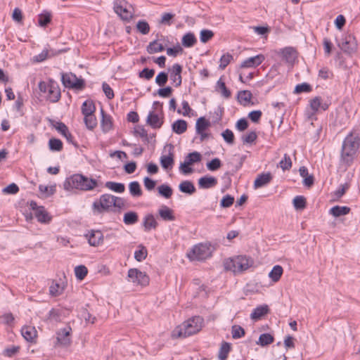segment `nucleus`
I'll use <instances>...</instances> for the list:
<instances>
[{"instance_id":"nucleus-1","label":"nucleus","mask_w":360,"mask_h":360,"mask_svg":"<svg viewBox=\"0 0 360 360\" xmlns=\"http://www.w3.org/2000/svg\"><path fill=\"white\" fill-rule=\"evenodd\" d=\"M359 146L360 138L359 134L351 131L343 141L340 155L341 161L347 165H350Z\"/></svg>"},{"instance_id":"nucleus-2","label":"nucleus","mask_w":360,"mask_h":360,"mask_svg":"<svg viewBox=\"0 0 360 360\" xmlns=\"http://www.w3.org/2000/svg\"><path fill=\"white\" fill-rule=\"evenodd\" d=\"M97 185L98 182L96 179L89 178L81 174H75L65 179L63 187L66 191L77 189L88 191L93 190Z\"/></svg>"},{"instance_id":"nucleus-3","label":"nucleus","mask_w":360,"mask_h":360,"mask_svg":"<svg viewBox=\"0 0 360 360\" xmlns=\"http://www.w3.org/2000/svg\"><path fill=\"white\" fill-rule=\"evenodd\" d=\"M204 319L200 316H193L176 326L172 331L173 338H187L198 333L202 327Z\"/></svg>"},{"instance_id":"nucleus-4","label":"nucleus","mask_w":360,"mask_h":360,"mask_svg":"<svg viewBox=\"0 0 360 360\" xmlns=\"http://www.w3.org/2000/svg\"><path fill=\"white\" fill-rule=\"evenodd\" d=\"M253 264V260L247 256L238 255L224 261V268L234 274L242 273Z\"/></svg>"},{"instance_id":"nucleus-5","label":"nucleus","mask_w":360,"mask_h":360,"mask_svg":"<svg viewBox=\"0 0 360 360\" xmlns=\"http://www.w3.org/2000/svg\"><path fill=\"white\" fill-rule=\"evenodd\" d=\"M112 205H115L114 195L105 193L93 202L92 210L95 214H101L112 210Z\"/></svg>"},{"instance_id":"nucleus-6","label":"nucleus","mask_w":360,"mask_h":360,"mask_svg":"<svg viewBox=\"0 0 360 360\" xmlns=\"http://www.w3.org/2000/svg\"><path fill=\"white\" fill-rule=\"evenodd\" d=\"M61 81L63 84L69 89L82 90L85 87V82L82 78H78L72 73H61Z\"/></svg>"},{"instance_id":"nucleus-7","label":"nucleus","mask_w":360,"mask_h":360,"mask_svg":"<svg viewBox=\"0 0 360 360\" xmlns=\"http://www.w3.org/2000/svg\"><path fill=\"white\" fill-rule=\"evenodd\" d=\"M338 46L347 54H352L357 50V42L355 37L352 34L342 35L340 41H338Z\"/></svg>"},{"instance_id":"nucleus-8","label":"nucleus","mask_w":360,"mask_h":360,"mask_svg":"<svg viewBox=\"0 0 360 360\" xmlns=\"http://www.w3.org/2000/svg\"><path fill=\"white\" fill-rule=\"evenodd\" d=\"M211 255L210 248L207 245L199 244L195 245L191 252L188 254V257L191 260H204L209 257Z\"/></svg>"},{"instance_id":"nucleus-9","label":"nucleus","mask_w":360,"mask_h":360,"mask_svg":"<svg viewBox=\"0 0 360 360\" xmlns=\"http://www.w3.org/2000/svg\"><path fill=\"white\" fill-rule=\"evenodd\" d=\"M127 5L128 2L125 0H115L113 9L122 20L128 22L132 18L133 14L127 9Z\"/></svg>"},{"instance_id":"nucleus-10","label":"nucleus","mask_w":360,"mask_h":360,"mask_svg":"<svg viewBox=\"0 0 360 360\" xmlns=\"http://www.w3.org/2000/svg\"><path fill=\"white\" fill-rule=\"evenodd\" d=\"M128 277L132 283L141 286H146L150 282L149 276L137 269H130L128 271Z\"/></svg>"},{"instance_id":"nucleus-11","label":"nucleus","mask_w":360,"mask_h":360,"mask_svg":"<svg viewBox=\"0 0 360 360\" xmlns=\"http://www.w3.org/2000/svg\"><path fill=\"white\" fill-rule=\"evenodd\" d=\"M71 332L72 328L70 326L58 330L56 332V342L54 346L64 347L70 346L71 344Z\"/></svg>"},{"instance_id":"nucleus-12","label":"nucleus","mask_w":360,"mask_h":360,"mask_svg":"<svg viewBox=\"0 0 360 360\" xmlns=\"http://www.w3.org/2000/svg\"><path fill=\"white\" fill-rule=\"evenodd\" d=\"M52 126L66 139L68 143L74 145L75 147L78 148V144L74 141L73 136L70 133L68 127L63 122L53 121Z\"/></svg>"},{"instance_id":"nucleus-13","label":"nucleus","mask_w":360,"mask_h":360,"mask_svg":"<svg viewBox=\"0 0 360 360\" xmlns=\"http://www.w3.org/2000/svg\"><path fill=\"white\" fill-rule=\"evenodd\" d=\"M280 53L281 54L283 59L285 63L293 65L297 58L298 53L297 50L291 46L285 47L281 50Z\"/></svg>"},{"instance_id":"nucleus-14","label":"nucleus","mask_w":360,"mask_h":360,"mask_svg":"<svg viewBox=\"0 0 360 360\" xmlns=\"http://www.w3.org/2000/svg\"><path fill=\"white\" fill-rule=\"evenodd\" d=\"M182 66L179 63H175L172 65L170 72V79L174 83L176 87H179L181 85L182 77H181Z\"/></svg>"},{"instance_id":"nucleus-15","label":"nucleus","mask_w":360,"mask_h":360,"mask_svg":"<svg viewBox=\"0 0 360 360\" xmlns=\"http://www.w3.org/2000/svg\"><path fill=\"white\" fill-rule=\"evenodd\" d=\"M265 59L263 54H259L255 56L250 57L245 60L240 65V68H256L259 66Z\"/></svg>"},{"instance_id":"nucleus-16","label":"nucleus","mask_w":360,"mask_h":360,"mask_svg":"<svg viewBox=\"0 0 360 360\" xmlns=\"http://www.w3.org/2000/svg\"><path fill=\"white\" fill-rule=\"evenodd\" d=\"M60 98V91L58 86L53 82L50 81V86L48 91L47 98L52 103H56Z\"/></svg>"},{"instance_id":"nucleus-17","label":"nucleus","mask_w":360,"mask_h":360,"mask_svg":"<svg viewBox=\"0 0 360 360\" xmlns=\"http://www.w3.org/2000/svg\"><path fill=\"white\" fill-rule=\"evenodd\" d=\"M88 237V241L90 245L91 246H98L101 243H103V235L101 231H91L89 235L86 236Z\"/></svg>"},{"instance_id":"nucleus-18","label":"nucleus","mask_w":360,"mask_h":360,"mask_svg":"<svg viewBox=\"0 0 360 360\" xmlns=\"http://www.w3.org/2000/svg\"><path fill=\"white\" fill-rule=\"evenodd\" d=\"M217 184V179L214 176H204L199 179L198 186L200 188L207 189L214 187Z\"/></svg>"},{"instance_id":"nucleus-19","label":"nucleus","mask_w":360,"mask_h":360,"mask_svg":"<svg viewBox=\"0 0 360 360\" xmlns=\"http://www.w3.org/2000/svg\"><path fill=\"white\" fill-rule=\"evenodd\" d=\"M272 179L270 172L262 173L257 176L254 182L255 188H258L267 185Z\"/></svg>"},{"instance_id":"nucleus-20","label":"nucleus","mask_w":360,"mask_h":360,"mask_svg":"<svg viewBox=\"0 0 360 360\" xmlns=\"http://www.w3.org/2000/svg\"><path fill=\"white\" fill-rule=\"evenodd\" d=\"M147 124L153 129H159L163 124L162 119H160L158 114L150 111L147 117Z\"/></svg>"},{"instance_id":"nucleus-21","label":"nucleus","mask_w":360,"mask_h":360,"mask_svg":"<svg viewBox=\"0 0 360 360\" xmlns=\"http://www.w3.org/2000/svg\"><path fill=\"white\" fill-rule=\"evenodd\" d=\"M158 224L152 214H146L143 219V226L144 231H150L151 229H155Z\"/></svg>"},{"instance_id":"nucleus-22","label":"nucleus","mask_w":360,"mask_h":360,"mask_svg":"<svg viewBox=\"0 0 360 360\" xmlns=\"http://www.w3.org/2000/svg\"><path fill=\"white\" fill-rule=\"evenodd\" d=\"M269 311L268 305L264 304L256 307L250 314V318L253 320H259Z\"/></svg>"},{"instance_id":"nucleus-23","label":"nucleus","mask_w":360,"mask_h":360,"mask_svg":"<svg viewBox=\"0 0 360 360\" xmlns=\"http://www.w3.org/2000/svg\"><path fill=\"white\" fill-rule=\"evenodd\" d=\"M158 214L164 221H174L175 219L174 211L166 205H162L159 209Z\"/></svg>"},{"instance_id":"nucleus-24","label":"nucleus","mask_w":360,"mask_h":360,"mask_svg":"<svg viewBox=\"0 0 360 360\" xmlns=\"http://www.w3.org/2000/svg\"><path fill=\"white\" fill-rule=\"evenodd\" d=\"M35 217L38 221L41 223L47 224L51 220V217L49 215V213L46 211L43 206H40L38 210L34 212Z\"/></svg>"},{"instance_id":"nucleus-25","label":"nucleus","mask_w":360,"mask_h":360,"mask_svg":"<svg viewBox=\"0 0 360 360\" xmlns=\"http://www.w3.org/2000/svg\"><path fill=\"white\" fill-rule=\"evenodd\" d=\"M101 112L102 115V119H101V122L102 130L104 132H108L112 127V122L111 117L108 115H106L102 108H101Z\"/></svg>"},{"instance_id":"nucleus-26","label":"nucleus","mask_w":360,"mask_h":360,"mask_svg":"<svg viewBox=\"0 0 360 360\" xmlns=\"http://www.w3.org/2000/svg\"><path fill=\"white\" fill-rule=\"evenodd\" d=\"M21 334L26 340L32 342L37 337V330L34 327L24 326L21 329Z\"/></svg>"},{"instance_id":"nucleus-27","label":"nucleus","mask_w":360,"mask_h":360,"mask_svg":"<svg viewBox=\"0 0 360 360\" xmlns=\"http://www.w3.org/2000/svg\"><path fill=\"white\" fill-rule=\"evenodd\" d=\"M349 212L350 208L349 207L335 205L330 210L329 213L335 217H338L346 215L349 214Z\"/></svg>"},{"instance_id":"nucleus-28","label":"nucleus","mask_w":360,"mask_h":360,"mask_svg":"<svg viewBox=\"0 0 360 360\" xmlns=\"http://www.w3.org/2000/svg\"><path fill=\"white\" fill-rule=\"evenodd\" d=\"M197 43V39L192 32L185 34L181 39V44L186 48L193 46Z\"/></svg>"},{"instance_id":"nucleus-29","label":"nucleus","mask_w":360,"mask_h":360,"mask_svg":"<svg viewBox=\"0 0 360 360\" xmlns=\"http://www.w3.org/2000/svg\"><path fill=\"white\" fill-rule=\"evenodd\" d=\"M187 122L184 120H178L172 125V131L177 134L184 133L187 130Z\"/></svg>"},{"instance_id":"nucleus-30","label":"nucleus","mask_w":360,"mask_h":360,"mask_svg":"<svg viewBox=\"0 0 360 360\" xmlns=\"http://www.w3.org/2000/svg\"><path fill=\"white\" fill-rule=\"evenodd\" d=\"M63 310L60 309H52L49 311L47 319L51 322H60L63 316Z\"/></svg>"},{"instance_id":"nucleus-31","label":"nucleus","mask_w":360,"mask_h":360,"mask_svg":"<svg viewBox=\"0 0 360 360\" xmlns=\"http://www.w3.org/2000/svg\"><path fill=\"white\" fill-rule=\"evenodd\" d=\"M179 188L181 192L188 195L193 194L196 191L193 184L191 181L187 180L182 181L179 184Z\"/></svg>"},{"instance_id":"nucleus-32","label":"nucleus","mask_w":360,"mask_h":360,"mask_svg":"<svg viewBox=\"0 0 360 360\" xmlns=\"http://www.w3.org/2000/svg\"><path fill=\"white\" fill-rule=\"evenodd\" d=\"M65 289V285L53 281L49 287V294L53 297L61 295Z\"/></svg>"},{"instance_id":"nucleus-33","label":"nucleus","mask_w":360,"mask_h":360,"mask_svg":"<svg viewBox=\"0 0 360 360\" xmlns=\"http://www.w3.org/2000/svg\"><path fill=\"white\" fill-rule=\"evenodd\" d=\"M96 110V107L92 101H85L82 105V112L84 115H93Z\"/></svg>"},{"instance_id":"nucleus-34","label":"nucleus","mask_w":360,"mask_h":360,"mask_svg":"<svg viewBox=\"0 0 360 360\" xmlns=\"http://www.w3.org/2000/svg\"><path fill=\"white\" fill-rule=\"evenodd\" d=\"M230 351L231 344L226 342H222L218 354L219 359L226 360Z\"/></svg>"},{"instance_id":"nucleus-35","label":"nucleus","mask_w":360,"mask_h":360,"mask_svg":"<svg viewBox=\"0 0 360 360\" xmlns=\"http://www.w3.org/2000/svg\"><path fill=\"white\" fill-rule=\"evenodd\" d=\"M283 270L281 266L280 265H276L273 267L271 271L269 274V276L274 282H278L282 274H283Z\"/></svg>"},{"instance_id":"nucleus-36","label":"nucleus","mask_w":360,"mask_h":360,"mask_svg":"<svg viewBox=\"0 0 360 360\" xmlns=\"http://www.w3.org/2000/svg\"><path fill=\"white\" fill-rule=\"evenodd\" d=\"M201 155L197 151L188 153L184 160V165H191L195 162H198L201 160Z\"/></svg>"},{"instance_id":"nucleus-37","label":"nucleus","mask_w":360,"mask_h":360,"mask_svg":"<svg viewBox=\"0 0 360 360\" xmlns=\"http://www.w3.org/2000/svg\"><path fill=\"white\" fill-rule=\"evenodd\" d=\"M252 97V93L248 90L240 91L238 94V100L243 105H246Z\"/></svg>"},{"instance_id":"nucleus-38","label":"nucleus","mask_w":360,"mask_h":360,"mask_svg":"<svg viewBox=\"0 0 360 360\" xmlns=\"http://www.w3.org/2000/svg\"><path fill=\"white\" fill-rule=\"evenodd\" d=\"M274 341V338L269 333H262L259 335L258 341L256 342L262 347L267 346Z\"/></svg>"},{"instance_id":"nucleus-39","label":"nucleus","mask_w":360,"mask_h":360,"mask_svg":"<svg viewBox=\"0 0 360 360\" xmlns=\"http://www.w3.org/2000/svg\"><path fill=\"white\" fill-rule=\"evenodd\" d=\"M146 50L148 53L152 54L155 53L161 52L165 50L162 44L158 42V39L150 41L148 45Z\"/></svg>"},{"instance_id":"nucleus-40","label":"nucleus","mask_w":360,"mask_h":360,"mask_svg":"<svg viewBox=\"0 0 360 360\" xmlns=\"http://www.w3.org/2000/svg\"><path fill=\"white\" fill-rule=\"evenodd\" d=\"M139 220V217L136 212L130 211L126 212L124 215L123 221L127 225H132L136 224Z\"/></svg>"},{"instance_id":"nucleus-41","label":"nucleus","mask_w":360,"mask_h":360,"mask_svg":"<svg viewBox=\"0 0 360 360\" xmlns=\"http://www.w3.org/2000/svg\"><path fill=\"white\" fill-rule=\"evenodd\" d=\"M105 186L108 189L119 193H123L125 191V186L122 183L107 181Z\"/></svg>"},{"instance_id":"nucleus-42","label":"nucleus","mask_w":360,"mask_h":360,"mask_svg":"<svg viewBox=\"0 0 360 360\" xmlns=\"http://www.w3.org/2000/svg\"><path fill=\"white\" fill-rule=\"evenodd\" d=\"M210 126V122L204 117H199L195 124L196 133H201Z\"/></svg>"},{"instance_id":"nucleus-43","label":"nucleus","mask_w":360,"mask_h":360,"mask_svg":"<svg viewBox=\"0 0 360 360\" xmlns=\"http://www.w3.org/2000/svg\"><path fill=\"white\" fill-rule=\"evenodd\" d=\"M131 195L134 197H139L142 195V190L138 181H132L129 185Z\"/></svg>"},{"instance_id":"nucleus-44","label":"nucleus","mask_w":360,"mask_h":360,"mask_svg":"<svg viewBox=\"0 0 360 360\" xmlns=\"http://www.w3.org/2000/svg\"><path fill=\"white\" fill-rule=\"evenodd\" d=\"M160 164L164 169L172 167L174 164V155L169 153V155H162L160 158Z\"/></svg>"},{"instance_id":"nucleus-45","label":"nucleus","mask_w":360,"mask_h":360,"mask_svg":"<svg viewBox=\"0 0 360 360\" xmlns=\"http://www.w3.org/2000/svg\"><path fill=\"white\" fill-rule=\"evenodd\" d=\"M139 250H136L134 252V258L138 262H141L144 260L148 255L147 249L143 245H139L138 246Z\"/></svg>"},{"instance_id":"nucleus-46","label":"nucleus","mask_w":360,"mask_h":360,"mask_svg":"<svg viewBox=\"0 0 360 360\" xmlns=\"http://www.w3.org/2000/svg\"><path fill=\"white\" fill-rule=\"evenodd\" d=\"M158 190L159 194L165 198H169L173 193L172 188L167 184L159 186Z\"/></svg>"},{"instance_id":"nucleus-47","label":"nucleus","mask_w":360,"mask_h":360,"mask_svg":"<svg viewBox=\"0 0 360 360\" xmlns=\"http://www.w3.org/2000/svg\"><path fill=\"white\" fill-rule=\"evenodd\" d=\"M49 146L52 151H61L63 150V142L58 139L52 138L49 141Z\"/></svg>"},{"instance_id":"nucleus-48","label":"nucleus","mask_w":360,"mask_h":360,"mask_svg":"<svg viewBox=\"0 0 360 360\" xmlns=\"http://www.w3.org/2000/svg\"><path fill=\"white\" fill-rule=\"evenodd\" d=\"M293 205L296 210H303L307 206L306 198L302 195H297L293 199Z\"/></svg>"},{"instance_id":"nucleus-49","label":"nucleus","mask_w":360,"mask_h":360,"mask_svg":"<svg viewBox=\"0 0 360 360\" xmlns=\"http://www.w3.org/2000/svg\"><path fill=\"white\" fill-rule=\"evenodd\" d=\"M84 121L86 127L90 130L94 129L97 125V120L94 114L91 115H84Z\"/></svg>"},{"instance_id":"nucleus-50","label":"nucleus","mask_w":360,"mask_h":360,"mask_svg":"<svg viewBox=\"0 0 360 360\" xmlns=\"http://www.w3.org/2000/svg\"><path fill=\"white\" fill-rule=\"evenodd\" d=\"M51 20V14L45 11L39 15L38 23L41 27H46Z\"/></svg>"},{"instance_id":"nucleus-51","label":"nucleus","mask_w":360,"mask_h":360,"mask_svg":"<svg viewBox=\"0 0 360 360\" xmlns=\"http://www.w3.org/2000/svg\"><path fill=\"white\" fill-rule=\"evenodd\" d=\"M231 334L233 339H238L243 337L245 334L243 328L238 325H234L231 328Z\"/></svg>"},{"instance_id":"nucleus-52","label":"nucleus","mask_w":360,"mask_h":360,"mask_svg":"<svg viewBox=\"0 0 360 360\" xmlns=\"http://www.w3.org/2000/svg\"><path fill=\"white\" fill-rule=\"evenodd\" d=\"M88 273V269L84 265H79L75 268V276L79 280H83Z\"/></svg>"},{"instance_id":"nucleus-53","label":"nucleus","mask_w":360,"mask_h":360,"mask_svg":"<svg viewBox=\"0 0 360 360\" xmlns=\"http://www.w3.org/2000/svg\"><path fill=\"white\" fill-rule=\"evenodd\" d=\"M136 28L142 34H147L150 32V25L146 20H139L136 24Z\"/></svg>"},{"instance_id":"nucleus-54","label":"nucleus","mask_w":360,"mask_h":360,"mask_svg":"<svg viewBox=\"0 0 360 360\" xmlns=\"http://www.w3.org/2000/svg\"><path fill=\"white\" fill-rule=\"evenodd\" d=\"M279 166L283 170H289L292 167V160L288 154H284L283 159L279 162Z\"/></svg>"},{"instance_id":"nucleus-55","label":"nucleus","mask_w":360,"mask_h":360,"mask_svg":"<svg viewBox=\"0 0 360 360\" xmlns=\"http://www.w3.org/2000/svg\"><path fill=\"white\" fill-rule=\"evenodd\" d=\"M214 34L212 30H202L200 33V39L202 43H207L210 41L213 37Z\"/></svg>"},{"instance_id":"nucleus-56","label":"nucleus","mask_w":360,"mask_h":360,"mask_svg":"<svg viewBox=\"0 0 360 360\" xmlns=\"http://www.w3.org/2000/svg\"><path fill=\"white\" fill-rule=\"evenodd\" d=\"M206 166L208 170L216 171L221 167V162L219 158H215L211 161L208 162Z\"/></svg>"},{"instance_id":"nucleus-57","label":"nucleus","mask_w":360,"mask_h":360,"mask_svg":"<svg viewBox=\"0 0 360 360\" xmlns=\"http://www.w3.org/2000/svg\"><path fill=\"white\" fill-rule=\"evenodd\" d=\"M154 75L155 70L153 69L145 68L141 72H139V77L146 80H150L151 78H153Z\"/></svg>"},{"instance_id":"nucleus-58","label":"nucleus","mask_w":360,"mask_h":360,"mask_svg":"<svg viewBox=\"0 0 360 360\" xmlns=\"http://www.w3.org/2000/svg\"><path fill=\"white\" fill-rule=\"evenodd\" d=\"M168 80V75L165 72H160L155 77V83L160 86L165 85Z\"/></svg>"},{"instance_id":"nucleus-59","label":"nucleus","mask_w":360,"mask_h":360,"mask_svg":"<svg viewBox=\"0 0 360 360\" xmlns=\"http://www.w3.org/2000/svg\"><path fill=\"white\" fill-rule=\"evenodd\" d=\"M257 138V133L255 131H250L247 135L242 136L243 143H252Z\"/></svg>"},{"instance_id":"nucleus-60","label":"nucleus","mask_w":360,"mask_h":360,"mask_svg":"<svg viewBox=\"0 0 360 360\" xmlns=\"http://www.w3.org/2000/svg\"><path fill=\"white\" fill-rule=\"evenodd\" d=\"M39 190L41 192V193L46 194V196L48 197V196L53 195L55 193L56 186H52L49 187V186H44V185H39Z\"/></svg>"},{"instance_id":"nucleus-61","label":"nucleus","mask_w":360,"mask_h":360,"mask_svg":"<svg viewBox=\"0 0 360 360\" xmlns=\"http://www.w3.org/2000/svg\"><path fill=\"white\" fill-rule=\"evenodd\" d=\"M232 59L233 56L231 54H224L220 58L219 68L221 70L225 69Z\"/></svg>"},{"instance_id":"nucleus-62","label":"nucleus","mask_w":360,"mask_h":360,"mask_svg":"<svg viewBox=\"0 0 360 360\" xmlns=\"http://www.w3.org/2000/svg\"><path fill=\"white\" fill-rule=\"evenodd\" d=\"M311 91V86L310 84L307 83H302L300 84H297L295 88L294 92L295 94H301L302 92H309Z\"/></svg>"},{"instance_id":"nucleus-63","label":"nucleus","mask_w":360,"mask_h":360,"mask_svg":"<svg viewBox=\"0 0 360 360\" xmlns=\"http://www.w3.org/2000/svg\"><path fill=\"white\" fill-rule=\"evenodd\" d=\"M221 136L228 143L233 144L234 143V134L231 130L226 129L222 132Z\"/></svg>"},{"instance_id":"nucleus-64","label":"nucleus","mask_w":360,"mask_h":360,"mask_svg":"<svg viewBox=\"0 0 360 360\" xmlns=\"http://www.w3.org/2000/svg\"><path fill=\"white\" fill-rule=\"evenodd\" d=\"M217 86L220 89L224 97L228 98L231 96L230 90L226 88L225 83L221 79L217 82Z\"/></svg>"}]
</instances>
